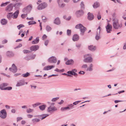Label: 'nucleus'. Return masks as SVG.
Segmentation results:
<instances>
[{"label":"nucleus","instance_id":"f257e3e1","mask_svg":"<svg viewBox=\"0 0 126 126\" xmlns=\"http://www.w3.org/2000/svg\"><path fill=\"white\" fill-rule=\"evenodd\" d=\"M113 26L115 29H120L123 27L122 23H119V20L117 18H113Z\"/></svg>","mask_w":126,"mask_h":126},{"label":"nucleus","instance_id":"f03ea898","mask_svg":"<svg viewBox=\"0 0 126 126\" xmlns=\"http://www.w3.org/2000/svg\"><path fill=\"white\" fill-rule=\"evenodd\" d=\"M75 28L77 29H79L80 32V34L83 35L85 31L86 30V28L84 27L82 24H79L76 25Z\"/></svg>","mask_w":126,"mask_h":126},{"label":"nucleus","instance_id":"7ed1b4c3","mask_svg":"<svg viewBox=\"0 0 126 126\" xmlns=\"http://www.w3.org/2000/svg\"><path fill=\"white\" fill-rule=\"evenodd\" d=\"M84 58L83 61L85 63H90L93 61V59L91 57V55L90 54H86L84 56Z\"/></svg>","mask_w":126,"mask_h":126},{"label":"nucleus","instance_id":"20e7f679","mask_svg":"<svg viewBox=\"0 0 126 126\" xmlns=\"http://www.w3.org/2000/svg\"><path fill=\"white\" fill-rule=\"evenodd\" d=\"M57 110V109L54 106L50 105L48 108L47 111L49 112H53Z\"/></svg>","mask_w":126,"mask_h":126},{"label":"nucleus","instance_id":"39448f33","mask_svg":"<svg viewBox=\"0 0 126 126\" xmlns=\"http://www.w3.org/2000/svg\"><path fill=\"white\" fill-rule=\"evenodd\" d=\"M7 116V113L5 109H3L0 111V117L3 119H5Z\"/></svg>","mask_w":126,"mask_h":126},{"label":"nucleus","instance_id":"423d86ee","mask_svg":"<svg viewBox=\"0 0 126 126\" xmlns=\"http://www.w3.org/2000/svg\"><path fill=\"white\" fill-rule=\"evenodd\" d=\"M47 6V3L46 2L42 3L38 5L37 9L39 10H41L46 8Z\"/></svg>","mask_w":126,"mask_h":126},{"label":"nucleus","instance_id":"0eeeda50","mask_svg":"<svg viewBox=\"0 0 126 126\" xmlns=\"http://www.w3.org/2000/svg\"><path fill=\"white\" fill-rule=\"evenodd\" d=\"M32 8V6L31 5H29L24 8L23 10V11L24 13L27 14L31 11Z\"/></svg>","mask_w":126,"mask_h":126},{"label":"nucleus","instance_id":"6e6552de","mask_svg":"<svg viewBox=\"0 0 126 126\" xmlns=\"http://www.w3.org/2000/svg\"><path fill=\"white\" fill-rule=\"evenodd\" d=\"M13 7V3H11L7 6L5 10L7 12H10L12 10Z\"/></svg>","mask_w":126,"mask_h":126},{"label":"nucleus","instance_id":"1a4fd4ad","mask_svg":"<svg viewBox=\"0 0 126 126\" xmlns=\"http://www.w3.org/2000/svg\"><path fill=\"white\" fill-rule=\"evenodd\" d=\"M100 26H99L97 29V31L95 36V39L97 40H98L100 38Z\"/></svg>","mask_w":126,"mask_h":126},{"label":"nucleus","instance_id":"9d476101","mask_svg":"<svg viewBox=\"0 0 126 126\" xmlns=\"http://www.w3.org/2000/svg\"><path fill=\"white\" fill-rule=\"evenodd\" d=\"M48 62L50 63H55L57 61L56 58L54 56H52L48 60Z\"/></svg>","mask_w":126,"mask_h":126},{"label":"nucleus","instance_id":"9b49d317","mask_svg":"<svg viewBox=\"0 0 126 126\" xmlns=\"http://www.w3.org/2000/svg\"><path fill=\"white\" fill-rule=\"evenodd\" d=\"M106 28L107 33H110L112 31V27L111 25L109 23L108 24L107 26H106Z\"/></svg>","mask_w":126,"mask_h":126},{"label":"nucleus","instance_id":"f8f14e48","mask_svg":"<svg viewBox=\"0 0 126 126\" xmlns=\"http://www.w3.org/2000/svg\"><path fill=\"white\" fill-rule=\"evenodd\" d=\"M9 70L12 72L15 73L17 70V68L16 67L14 64H13L11 68H10Z\"/></svg>","mask_w":126,"mask_h":126},{"label":"nucleus","instance_id":"ddd939ff","mask_svg":"<svg viewBox=\"0 0 126 126\" xmlns=\"http://www.w3.org/2000/svg\"><path fill=\"white\" fill-rule=\"evenodd\" d=\"M13 7H15L16 9H19V7L22 5L21 2H17L16 3H13Z\"/></svg>","mask_w":126,"mask_h":126},{"label":"nucleus","instance_id":"4468645a","mask_svg":"<svg viewBox=\"0 0 126 126\" xmlns=\"http://www.w3.org/2000/svg\"><path fill=\"white\" fill-rule=\"evenodd\" d=\"M19 14V11L18 10H17L15 12L12 14V18L13 19H16L18 17Z\"/></svg>","mask_w":126,"mask_h":126},{"label":"nucleus","instance_id":"2eb2a0df","mask_svg":"<svg viewBox=\"0 0 126 126\" xmlns=\"http://www.w3.org/2000/svg\"><path fill=\"white\" fill-rule=\"evenodd\" d=\"M39 47L38 45H33L31 46L30 48V49L32 51H35L39 48Z\"/></svg>","mask_w":126,"mask_h":126},{"label":"nucleus","instance_id":"dca6fc26","mask_svg":"<svg viewBox=\"0 0 126 126\" xmlns=\"http://www.w3.org/2000/svg\"><path fill=\"white\" fill-rule=\"evenodd\" d=\"M88 19L89 20H91L94 19V16L93 14L89 12L88 14Z\"/></svg>","mask_w":126,"mask_h":126},{"label":"nucleus","instance_id":"f3484780","mask_svg":"<svg viewBox=\"0 0 126 126\" xmlns=\"http://www.w3.org/2000/svg\"><path fill=\"white\" fill-rule=\"evenodd\" d=\"M25 84V82L23 80H21L17 82L16 85V87H19L24 85Z\"/></svg>","mask_w":126,"mask_h":126},{"label":"nucleus","instance_id":"a211bd4d","mask_svg":"<svg viewBox=\"0 0 126 126\" xmlns=\"http://www.w3.org/2000/svg\"><path fill=\"white\" fill-rule=\"evenodd\" d=\"M76 14L77 17H80L83 14V11L82 10H79L76 12Z\"/></svg>","mask_w":126,"mask_h":126},{"label":"nucleus","instance_id":"6ab92c4d","mask_svg":"<svg viewBox=\"0 0 126 126\" xmlns=\"http://www.w3.org/2000/svg\"><path fill=\"white\" fill-rule=\"evenodd\" d=\"M54 66L53 65H48L45 67L43 68L44 70H48L51 69L52 68H54Z\"/></svg>","mask_w":126,"mask_h":126},{"label":"nucleus","instance_id":"aec40b11","mask_svg":"<svg viewBox=\"0 0 126 126\" xmlns=\"http://www.w3.org/2000/svg\"><path fill=\"white\" fill-rule=\"evenodd\" d=\"M79 38L78 35L77 34H75L74 35L73 37L72 40L73 41H77L79 40Z\"/></svg>","mask_w":126,"mask_h":126},{"label":"nucleus","instance_id":"412c9836","mask_svg":"<svg viewBox=\"0 0 126 126\" xmlns=\"http://www.w3.org/2000/svg\"><path fill=\"white\" fill-rule=\"evenodd\" d=\"M0 22L2 25H5L7 23L8 21L7 19L3 18L1 19Z\"/></svg>","mask_w":126,"mask_h":126},{"label":"nucleus","instance_id":"4be33fe9","mask_svg":"<svg viewBox=\"0 0 126 126\" xmlns=\"http://www.w3.org/2000/svg\"><path fill=\"white\" fill-rule=\"evenodd\" d=\"M6 55L8 57H11L14 56V54L13 52L8 51L6 52Z\"/></svg>","mask_w":126,"mask_h":126},{"label":"nucleus","instance_id":"5701e85b","mask_svg":"<svg viewBox=\"0 0 126 126\" xmlns=\"http://www.w3.org/2000/svg\"><path fill=\"white\" fill-rule=\"evenodd\" d=\"M54 23L57 25L60 24V21L59 18L57 17L55 19L54 21Z\"/></svg>","mask_w":126,"mask_h":126},{"label":"nucleus","instance_id":"b1692460","mask_svg":"<svg viewBox=\"0 0 126 126\" xmlns=\"http://www.w3.org/2000/svg\"><path fill=\"white\" fill-rule=\"evenodd\" d=\"M39 41V37H37L36 38V39L35 40L32 41V44H37L38 43Z\"/></svg>","mask_w":126,"mask_h":126},{"label":"nucleus","instance_id":"393cba45","mask_svg":"<svg viewBox=\"0 0 126 126\" xmlns=\"http://www.w3.org/2000/svg\"><path fill=\"white\" fill-rule=\"evenodd\" d=\"M12 12L8 13V14L7 15V18L9 20L11 19L12 18Z\"/></svg>","mask_w":126,"mask_h":126},{"label":"nucleus","instance_id":"a878e982","mask_svg":"<svg viewBox=\"0 0 126 126\" xmlns=\"http://www.w3.org/2000/svg\"><path fill=\"white\" fill-rule=\"evenodd\" d=\"M100 6V4L98 2L96 1L94 3L93 5V7L94 8H96Z\"/></svg>","mask_w":126,"mask_h":126},{"label":"nucleus","instance_id":"bb28decb","mask_svg":"<svg viewBox=\"0 0 126 126\" xmlns=\"http://www.w3.org/2000/svg\"><path fill=\"white\" fill-rule=\"evenodd\" d=\"M89 49L91 51H94L96 49V47L95 46H93L91 45L89 46L88 47Z\"/></svg>","mask_w":126,"mask_h":126},{"label":"nucleus","instance_id":"cd10ccee","mask_svg":"<svg viewBox=\"0 0 126 126\" xmlns=\"http://www.w3.org/2000/svg\"><path fill=\"white\" fill-rule=\"evenodd\" d=\"M74 61L72 59L68 60L65 63V64L67 65H70L72 64L73 63Z\"/></svg>","mask_w":126,"mask_h":126},{"label":"nucleus","instance_id":"c85d7f7f","mask_svg":"<svg viewBox=\"0 0 126 126\" xmlns=\"http://www.w3.org/2000/svg\"><path fill=\"white\" fill-rule=\"evenodd\" d=\"M32 123L34 124H36L37 122H39L40 121V120L39 119L35 118L33 119L32 120Z\"/></svg>","mask_w":126,"mask_h":126},{"label":"nucleus","instance_id":"c756f323","mask_svg":"<svg viewBox=\"0 0 126 126\" xmlns=\"http://www.w3.org/2000/svg\"><path fill=\"white\" fill-rule=\"evenodd\" d=\"M46 107V106L45 105H43L40 106L39 108L40 109L42 110H45V108Z\"/></svg>","mask_w":126,"mask_h":126},{"label":"nucleus","instance_id":"7c9ffc66","mask_svg":"<svg viewBox=\"0 0 126 126\" xmlns=\"http://www.w3.org/2000/svg\"><path fill=\"white\" fill-rule=\"evenodd\" d=\"M52 29L48 25H47L46 27V30L47 32L50 31Z\"/></svg>","mask_w":126,"mask_h":126},{"label":"nucleus","instance_id":"2f4dec72","mask_svg":"<svg viewBox=\"0 0 126 126\" xmlns=\"http://www.w3.org/2000/svg\"><path fill=\"white\" fill-rule=\"evenodd\" d=\"M70 109V108H69V107H63L61 108V110L62 111H63L67 110H69Z\"/></svg>","mask_w":126,"mask_h":126},{"label":"nucleus","instance_id":"473e14b6","mask_svg":"<svg viewBox=\"0 0 126 126\" xmlns=\"http://www.w3.org/2000/svg\"><path fill=\"white\" fill-rule=\"evenodd\" d=\"M30 73L27 72L25 74H22V76L26 78L30 76Z\"/></svg>","mask_w":126,"mask_h":126},{"label":"nucleus","instance_id":"72a5a7b5","mask_svg":"<svg viewBox=\"0 0 126 126\" xmlns=\"http://www.w3.org/2000/svg\"><path fill=\"white\" fill-rule=\"evenodd\" d=\"M10 1H7L4 3H2L0 5V6L2 7L6 6L7 4H8L10 3Z\"/></svg>","mask_w":126,"mask_h":126},{"label":"nucleus","instance_id":"f704fd0d","mask_svg":"<svg viewBox=\"0 0 126 126\" xmlns=\"http://www.w3.org/2000/svg\"><path fill=\"white\" fill-rule=\"evenodd\" d=\"M49 115L47 114H44L41 115V116L42 117L41 120L43 119Z\"/></svg>","mask_w":126,"mask_h":126},{"label":"nucleus","instance_id":"c9c22d12","mask_svg":"<svg viewBox=\"0 0 126 126\" xmlns=\"http://www.w3.org/2000/svg\"><path fill=\"white\" fill-rule=\"evenodd\" d=\"M33 111V109L30 108H29L26 110V112L28 113H30L32 112Z\"/></svg>","mask_w":126,"mask_h":126},{"label":"nucleus","instance_id":"e433bc0d","mask_svg":"<svg viewBox=\"0 0 126 126\" xmlns=\"http://www.w3.org/2000/svg\"><path fill=\"white\" fill-rule=\"evenodd\" d=\"M67 34L68 36H70L71 34V30H67Z\"/></svg>","mask_w":126,"mask_h":126},{"label":"nucleus","instance_id":"4c0bfd02","mask_svg":"<svg viewBox=\"0 0 126 126\" xmlns=\"http://www.w3.org/2000/svg\"><path fill=\"white\" fill-rule=\"evenodd\" d=\"M29 25H31L32 24H35L36 23V22L33 21H31L28 22Z\"/></svg>","mask_w":126,"mask_h":126},{"label":"nucleus","instance_id":"58836bf2","mask_svg":"<svg viewBox=\"0 0 126 126\" xmlns=\"http://www.w3.org/2000/svg\"><path fill=\"white\" fill-rule=\"evenodd\" d=\"M93 67V65L92 64H90L89 66V68H88L87 69V70H89L90 71H91L93 70L92 67Z\"/></svg>","mask_w":126,"mask_h":126},{"label":"nucleus","instance_id":"ea45409f","mask_svg":"<svg viewBox=\"0 0 126 126\" xmlns=\"http://www.w3.org/2000/svg\"><path fill=\"white\" fill-rule=\"evenodd\" d=\"M27 15V14L26 13V14H22L21 15V17L23 19L25 18Z\"/></svg>","mask_w":126,"mask_h":126},{"label":"nucleus","instance_id":"a19ab883","mask_svg":"<svg viewBox=\"0 0 126 126\" xmlns=\"http://www.w3.org/2000/svg\"><path fill=\"white\" fill-rule=\"evenodd\" d=\"M23 52L25 54L30 53L31 52V51H30L27 50H24L23 51Z\"/></svg>","mask_w":126,"mask_h":126},{"label":"nucleus","instance_id":"79ce46f5","mask_svg":"<svg viewBox=\"0 0 126 126\" xmlns=\"http://www.w3.org/2000/svg\"><path fill=\"white\" fill-rule=\"evenodd\" d=\"M60 7L63 8L65 5V4L64 3H61L60 4L58 5Z\"/></svg>","mask_w":126,"mask_h":126},{"label":"nucleus","instance_id":"37998d69","mask_svg":"<svg viewBox=\"0 0 126 126\" xmlns=\"http://www.w3.org/2000/svg\"><path fill=\"white\" fill-rule=\"evenodd\" d=\"M12 89V87H5L4 89L5 90H11Z\"/></svg>","mask_w":126,"mask_h":126},{"label":"nucleus","instance_id":"c03bdc74","mask_svg":"<svg viewBox=\"0 0 126 126\" xmlns=\"http://www.w3.org/2000/svg\"><path fill=\"white\" fill-rule=\"evenodd\" d=\"M24 27V25L23 24H20L17 26V27L18 29L19 30L20 28Z\"/></svg>","mask_w":126,"mask_h":126},{"label":"nucleus","instance_id":"a18cd8bd","mask_svg":"<svg viewBox=\"0 0 126 126\" xmlns=\"http://www.w3.org/2000/svg\"><path fill=\"white\" fill-rule=\"evenodd\" d=\"M42 20L44 22L46 21L47 19L46 17L44 16H42Z\"/></svg>","mask_w":126,"mask_h":126},{"label":"nucleus","instance_id":"49530a36","mask_svg":"<svg viewBox=\"0 0 126 126\" xmlns=\"http://www.w3.org/2000/svg\"><path fill=\"white\" fill-rule=\"evenodd\" d=\"M80 6L81 7V8L82 9H84V3L82 1L81 2L80 4Z\"/></svg>","mask_w":126,"mask_h":126},{"label":"nucleus","instance_id":"de8ad7c7","mask_svg":"<svg viewBox=\"0 0 126 126\" xmlns=\"http://www.w3.org/2000/svg\"><path fill=\"white\" fill-rule=\"evenodd\" d=\"M87 65L86 64H84L81 67L85 69L87 68Z\"/></svg>","mask_w":126,"mask_h":126},{"label":"nucleus","instance_id":"09e8293b","mask_svg":"<svg viewBox=\"0 0 126 126\" xmlns=\"http://www.w3.org/2000/svg\"><path fill=\"white\" fill-rule=\"evenodd\" d=\"M2 84L0 85V89L1 90H4L5 88L3 86H2Z\"/></svg>","mask_w":126,"mask_h":126},{"label":"nucleus","instance_id":"8fccbe9b","mask_svg":"<svg viewBox=\"0 0 126 126\" xmlns=\"http://www.w3.org/2000/svg\"><path fill=\"white\" fill-rule=\"evenodd\" d=\"M57 1L58 5L60 4L61 3H62L63 2L62 0H57Z\"/></svg>","mask_w":126,"mask_h":126},{"label":"nucleus","instance_id":"3c124183","mask_svg":"<svg viewBox=\"0 0 126 126\" xmlns=\"http://www.w3.org/2000/svg\"><path fill=\"white\" fill-rule=\"evenodd\" d=\"M58 98H58V97H56V98H53L52 99L51 101L52 102L55 101L56 100H58Z\"/></svg>","mask_w":126,"mask_h":126},{"label":"nucleus","instance_id":"603ef678","mask_svg":"<svg viewBox=\"0 0 126 126\" xmlns=\"http://www.w3.org/2000/svg\"><path fill=\"white\" fill-rule=\"evenodd\" d=\"M23 119L22 117H18L17 118V122H18L20 120H22Z\"/></svg>","mask_w":126,"mask_h":126},{"label":"nucleus","instance_id":"864d4df0","mask_svg":"<svg viewBox=\"0 0 126 126\" xmlns=\"http://www.w3.org/2000/svg\"><path fill=\"white\" fill-rule=\"evenodd\" d=\"M1 84L2 85V86H3L4 87L7 86L8 85V83H3Z\"/></svg>","mask_w":126,"mask_h":126},{"label":"nucleus","instance_id":"5fc2aeb1","mask_svg":"<svg viewBox=\"0 0 126 126\" xmlns=\"http://www.w3.org/2000/svg\"><path fill=\"white\" fill-rule=\"evenodd\" d=\"M47 37V36L45 34H44L42 37V39L44 40L45 39H46Z\"/></svg>","mask_w":126,"mask_h":126},{"label":"nucleus","instance_id":"6e6d98bb","mask_svg":"<svg viewBox=\"0 0 126 126\" xmlns=\"http://www.w3.org/2000/svg\"><path fill=\"white\" fill-rule=\"evenodd\" d=\"M48 42L49 41L48 40H46L45 42V45L46 46H47Z\"/></svg>","mask_w":126,"mask_h":126},{"label":"nucleus","instance_id":"4d7b16f0","mask_svg":"<svg viewBox=\"0 0 126 126\" xmlns=\"http://www.w3.org/2000/svg\"><path fill=\"white\" fill-rule=\"evenodd\" d=\"M123 17L124 19L126 20V13H125L124 14Z\"/></svg>","mask_w":126,"mask_h":126},{"label":"nucleus","instance_id":"13d9d810","mask_svg":"<svg viewBox=\"0 0 126 126\" xmlns=\"http://www.w3.org/2000/svg\"><path fill=\"white\" fill-rule=\"evenodd\" d=\"M22 46V44H19V45L16 47L15 48V49L17 48H18Z\"/></svg>","mask_w":126,"mask_h":126},{"label":"nucleus","instance_id":"bf43d9fd","mask_svg":"<svg viewBox=\"0 0 126 126\" xmlns=\"http://www.w3.org/2000/svg\"><path fill=\"white\" fill-rule=\"evenodd\" d=\"M85 73V72L83 71H80L79 72V74L83 75Z\"/></svg>","mask_w":126,"mask_h":126},{"label":"nucleus","instance_id":"052dcab7","mask_svg":"<svg viewBox=\"0 0 126 126\" xmlns=\"http://www.w3.org/2000/svg\"><path fill=\"white\" fill-rule=\"evenodd\" d=\"M7 42V40L6 39L2 41V43L3 44H5Z\"/></svg>","mask_w":126,"mask_h":126},{"label":"nucleus","instance_id":"680f3d73","mask_svg":"<svg viewBox=\"0 0 126 126\" xmlns=\"http://www.w3.org/2000/svg\"><path fill=\"white\" fill-rule=\"evenodd\" d=\"M123 101L122 100H115L114 101V102L115 103H117L119 102H122Z\"/></svg>","mask_w":126,"mask_h":126},{"label":"nucleus","instance_id":"e2e57ef3","mask_svg":"<svg viewBox=\"0 0 126 126\" xmlns=\"http://www.w3.org/2000/svg\"><path fill=\"white\" fill-rule=\"evenodd\" d=\"M63 75H66L67 76H69V77H71L72 76L71 75H70L69 74H67L65 73H64L63 74H62Z\"/></svg>","mask_w":126,"mask_h":126},{"label":"nucleus","instance_id":"0e129e2a","mask_svg":"<svg viewBox=\"0 0 126 126\" xmlns=\"http://www.w3.org/2000/svg\"><path fill=\"white\" fill-rule=\"evenodd\" d=\"M73 72L72 70L71 71H68L67 73L68 74H70L71 75H72L73 74Z\"/></svg>","mask_w":126,"mask_h":126},{"label":"nucleus","instance_id":"69168bd1","mask_svg":"<svg viewBox=\"0 0 126 126\" xmlns=\"http://www.w3.org/2000/svg\"><path fill=\"white\" fill-rule=\"evenodd\" d=\"M27 116L28 118H31L33 117V115H31L30 114H29L27 115Z\"/></svg>","mask_w":126,"mask_h":126},{"label":"nucleus","instance_id":"338daca9","mask_svg":"<svg viewBox=\"0 0 126 126\" xmlns=\"http://www.w3.org/2000/svg\"><path fill=\"white\" fill-rule=\"evenodd\" d=\"M21 124H22L24 125L25 124L26 122L25 121L22 120L21 122Z\"/></svg>","mask_w":126,"mask_h":126},{"label":"nucleus","instance_id":"774afa93","mask_svg":"<svg viewBox=\"0 0 126 126\" xmlns=\"http://www.w3.org/2000/svg\"><path fill=\"white\" fill-rule=\"evenodd\" d=\"M97 17L98 18V20H99V19H100L101 18V16L99 15H97Z\"/></svg>","mask_w":126,"mask_h":126}]
</instances>
